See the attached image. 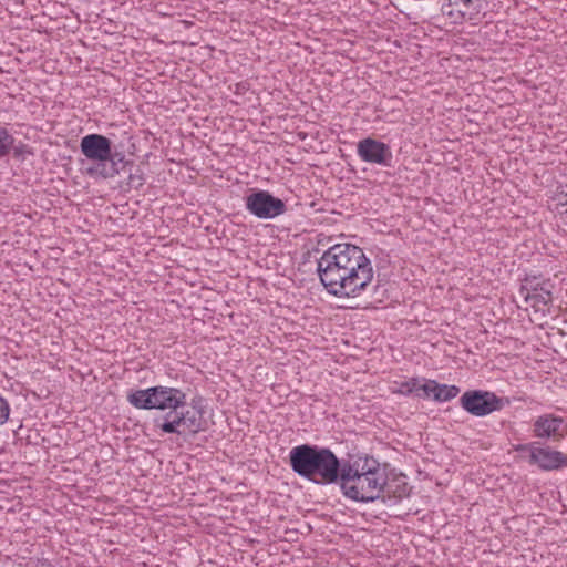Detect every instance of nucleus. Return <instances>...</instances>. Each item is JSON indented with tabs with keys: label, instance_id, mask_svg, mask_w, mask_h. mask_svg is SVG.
I'll use <instances>...</instances> for the list:
<instances>
[{
	"label": "nucleus",
	"instance_id": "obj_1",
	"mask_svg": "<svg viewBox=\"0 0 567 567\" xmlns=\"http://www.w3.org/2000/svg\"><path fill=\"white\" fill-rule=\"evenodd\" d=\"M317 274L328 293L338 298H354L372 282L374 270L362 248L337 244L317 261Z\"/></svg>",
	"mask_w": 567,
	"mask_h": 567
},
{
	"label": "nucleus",
	"instance_id": "obj_2",
	"mask_svg": "<svg viewBox=\"0 0 567 567\" xmlns=\"http://www.w3.org/2000/svg\"><path fill=\"white\" fill-rule=\"evenodd\" d=\"M342 495L357 503H372L385 497L388 475L380 462L368 454L343 458L340 481Z\"/></svg>",
	"mask_w": 567,
	"mask_h": 567
},
{
	"label": "nucleus",
	"instance_id": "obj_3",
	"mask_svg": "<svg viewBox=\"0 0 567 567\" xmlns=\"http://www.w3.org/2000/svg\"><path fill=\"white\" fill-rule=\"evenodd\" d=\"M289 465L295 474L318 485H332L340 481L343 458L332 450L315 444H300L289 452Z\"/></svg>",
	"mask_w": 567,
	"mask_h": 567
},
{
	"label": "nucleus",
	"instance_id": "obj_4",
	"mask_svg": "<svg viewBox=\"0 0 567 567\" xmlns=\"http://www.w3.org/2000/svg\"><path fill=\"white\" fill-rule=\"evenodd\" d=\"M186 393L178 388L155 385L127 393V402L138 410L173 411L186 408Z\"/></svg>",
	"mask_w": 567,
	"mask_h": 567
},
{
	"label": "nucleus",
	"instance_id": "obj_5",
	"mask_svg": "<svg viewBox=\"0 0 567 567\" xmlns=\"http://www.w3.org/2000/svg\"><path fill=\"white\" fill-rule=\"evenodd\" d=\"M203 415L202 406L197 405L196 400H192L190 408L186 405V408L168 411L157 426L166 434L196 435L205 431L206 421Z\"/></svg>",
	"mask_w": 567,
	"mask_h": 567
},
{
	"label": "nucleus",
	"instance_id": "obj_6",
	"mask_svg": "<svg viewBox=\"0 0 567 567\" xmlns=\"http://www.w3.org/2000/svg\"><path fill=\"white\" fill-rule=\"evenodd\" d=\"M507 403V399L499 398L494 392L484 390H468L460 398L461 406L467 413L477 417L499 411Z\"/></svg>",
	"mask_w": 567,
	"mask_h": 567
},
{
	"label": "nucleus",
	"instance_id": "obj_7",
	"mask_svg": "<svg viewBox=\"0 0 567 567\" xmlns=\"http://www.w3.org/2000/svg\"><path fill=\"white\" fill-rule=\"evenodd\" d=\"M246 209L260 219H272L286 213L285 202L268 190H255L246 197Z\"/></svg>",
	"mask_w": 567,
	"mask_h": 567
},
{
	"label": "nucleus",
	"instance_id": "obj_8",
	"mask_svg": "<svg viewBox=\"0 0 567 567\" xmlns=\"http://www.w3.org/2000/svg\"><path fill=\"white\" fill-rule=\"evenodd\" d=\"M357 154L361 161L383 167H391L393 154L391 147L372 137H367L357 144Z\"/></svg>",
	"mask_w": 567,
	"mask_h": 567
},
{
	"label": "nucleus",
	"instance_id": "obj_9",
	"mask_svg": "<svg viewBox=\"0 0 567 567\" xmlns=\"http://www.w3.org/2000/svg\"><path fill=\"white\" fill-rule=\"evenodd\" d=\"M553 288L554 285L548 279L527 277L520 287V295L532 307L540 308V306H548L551 302Z\"/></svg>",
	"mask_w": 567,
	"mask_h": 567
},
{
	"label": "nucleus",
	"instance_id": "obj_10",
	"mask_svg": "<svg viewBox=\"0 0 567 567\" xmlns=\"http://www.w3.org/2000/svg\"><path fill=\"white\" fill-rule=\"evenodd\" d=\"M112 141L102 134H87L81 138V153L93 164L107 162L111 156Z\"/></svg>",
	"mask_w": 567,
	"mask_h": 567
},
{
	"label": "nucleus",
	"instance_id": "obj_11",
	"mask_svg": "<svg viewBox=\"0 0 567 567\" xmlns=\"http://www.w3.org/2000/svg\"><path fill=\"white\" fill-rule=\"evenodd\" d=\"M127 165L134 166L133 162L126 159L123 152L113 151V144H111V156L107 162L89 166L86 174L91 177L109 179L118 175Z\"/></svg>",
	"mask_w": 567,
	"mask_h": 567
},
{
	"label": "nucleus",
	"instance_id": "obj_12",
	"mask_svg": "<svg viewBox=\"0 0 567 567\" xmlns=\"http://www.w3.org/2000/svg\"><path fill=\"white\" fill-rule=\"evenodd\" d=\"M528 463L543 471H555L567 465V456L559 451L537 444L536 449L528 456Z\"/></svg>",
	"mask_w": 567,
	"mask_h": 567
},
{
	"label": "nucleus",
	"instance_id": "obj_13",
	"mask_svg": "<svg viewBox=\"0 0 567 567\" xmlns=\"http://www.w3.org/2000/svg\"><path fill=\"white\" fill-rule=\"evenodd\" d=\"M564 419L554 414L538 416L533 424V433L538 439H561Z\"/></svg>",
	"mask_w": 567,
	"mask_h": 567
},
{
	"label": "nucleus",
	"instance_id": "obj_14",
	"mask_svg": "<svg viewBox=\"0 0 567 567\" xmlns=\"http://www.w3.org/2000/svg\"><path fill=\"white\" fill-rule=\"evenodd\" d=\"M460 393V388L456 385L440 384L435 380H426L423 383V398L432 396L437 402H446Z\"/></svg>",
	"mask_w": 567,
	"mask_h": 567
},
{
	"label": "nucleus",
	"instance_id": "obj_15",
	"mask_svg": "<svg viewBox=\"0 0 567 567\" xmlns=\"http://www.w3.org/2000/svg\"><path fill=\"white\" fill-rule=\"evenodd\" d=\"M440 12L454 24H462L473 19V13H467L461 6L463 0H437Z\"/></svg>",
	"mask_w": 567,
	"mask_h": 567
},
{
	"label": "nucleus",
	"instance_id": "obj_16",
	"mask_svg": "<svg viewBox=\"0 0 567 567\" xmlns=\"http://www.w3.org/2000/svg\"><path fill=\"white\" fill-rule=\"evenodd\" d=\"M392 392L405 396L414 394L417 398H423V384H421V379L411 378L410 380L398 383V389Z\"/></svg>",
	"mask_w": 567,
	"mask_h": 567
},
{
	"label": "nucleus",
	"instance_id": "obj_17",
	"mask_svg": "<svg viewBox=\"0 0 567 567\" xmlns=\"http://www.w3.org/2000/svg\"><path fill=\"white\" fill-rule=\"evenodd\" d=\"M143 185L144 174L140 167H135L134 171L130 169L127 181L121 187L124 192H128L131 189H140Z\"/></svg>",
	"mask_w": 567,
	"mask_h": 567
},
{
	"label": "nucleus",
	"instance_id": "obj_18",
	"mask_svg": "<svg viewBox=\"0 0 567 567\" xmlns=\"http://www.w3.org/2000/svg\"><path fill=\"white\" fill-rule=\"evenodd\" d=\"M14 144V137L6 127L0 126V158L9 155Z\"/></svg>",
	"mask_w": 567,
	"mask_h": 567
},
{
	"label": "nucleus",
	"instance_id": "obj_19",
	"mask_svg": "<svg viewBox=\"0 0 567 567\" xmlns=\"http://www.w3.org/2000/svg\"><path fill=\"white\" fill-rule=\"evenodd\" d=\"M9 414L10 405L8 401L2 395H0V425L4 424L8 421Z\"/></svg>",
	"mask_w": 567,
	"mask_h": 567
},
{
	"label": "nucleus",
	"instance_id": "obj_20",
	"mask_svg": "<svg viewBox=\"0 0 567 567\" xmlns=\"http://www.w3.org/2000/svg\"><path fill=\"white\" fill-rule=\"evenodd\" d=\"M13 154H14V157H24V155H32L33 152L32 150L27 145V144H23V143H20L19 145L14 146L13 145Z\"/></svg>",
	"mask_w": 567,
	"mask_h": 567
},
{
	"label": "nucleus",
	"instance_id": "obj_21",
	"mask_svg": "<svg viewBox=\"0 0 567 567\" xmlns=\"http://www.w3.org/2000/svg\"><path fill=\"white\" fill-rule=\"evenodd\" d=\"M537 443H525V444H517L514 446V450L519 453H528V456L532 454V451L536 449Z\"/></svg>",
	"mask_w": 567,
	"mask_h": 567
},
{
	"label": "nucleus",
	"instance_id": "obj_22",
	"mask_svg": "<svg viewBox=\"0 0 567 567\" xmlns=\"http://www.w3.org/2000/svg\"><path fill=\"white\" fill-rule=\"evenodd\" d=\"M558 213L560 214H567V194L564 196V200H560L558 204H557V208Z\"/></svg>",
	"mask_w": 567,
	"mask_h": 567
}]
</instances>
